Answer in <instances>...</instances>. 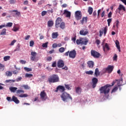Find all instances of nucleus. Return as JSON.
<instances>
[{
  "label": "nucleus",
  "instance_id": "a18cd8bd",
  "mask_svg": "<svg viewBox=\"0 0 126 126\" xmlns=\"http://www.w3.org/2000/svg\"><path fill=\"white\" fill-rule=\"evenodd\" d=\"M18 30H19V26H16V27L13 29V31L14 32H16L17 31H18Z\"/></svg>",
  "mask_w": 126,
  "mask_h": 126
},
{
  "label": "nucleus",
  "instance_id": "7c9ffc66",
  "mask_svg": "<svg viewBox=\"0 0 126 126\" xmlns=\"http://www.w3.org/2000/svg\"><path fill=\"white\" fill-rule=\"evenodd\" d=\"M86 74H88L89 75H93V73H94V72L92 70H90V71H86Z\"/></svg>",
  "mask_w": 126,
  "mask_h": 126
},
{
  "label": "nucleus",
  "instance_id": "6e6d98bb",
  "mask_svg": "<svg viewBox=\"0 0 126 126\" xmlns=\"http://www.w3.org/2000/svg\"><path fill=\"white\" fill-rule=\"evenodd\" d=\"M47 11H43L42 12H41V15L42 16H45V14H47Z\"/></svg>",
  "mask_w": 126,
  "mask_h": 126
},
{
  "label": "nucleus",
  "instance_id": "a211bd4d",
  "mask_svg": "<svg viewBox=\"0 0 126 126\" xmlns=\"http://www.w3.org/2000/svg\"><path fill=\"white\" fill-rule=\"evenodd\" d=\"M75 92L76 93H77V94H81V92L82 91V89H81V88L78 87H76L75 88Z\"/></svg>",
  "mask_w": 126,
  "mask_h": 126
},
{
  "label": "nucleus",
  "instance_id": "423d86ee",
  "mask_svg": "<svg viewBox=\"0 0 126 126\" xmlns=\"http://www.w3.org/2000/svg\"><path fill=\"white\" fill-rule=\"evenodd\" d=\"M40 99L42 101H46L47 99V94L45 92V91H43L40 92Z\"/></svg>",
  "mask_w": 126,
  "mask_h": 126
},
{
  "label": "nucleus",
  "instance_id": "4468645a",
  "mask_svg": "<svg viewBox=\"0 0 126 126\" xmlns=\"http://www.w3.org/2000/svg\"><path fill=\"white\" fill-rule=\"evenodd\" d=\"M103 48L104 52H106V51H110V50H111L109 44H108L107 43H105L104 45L103 46Z\"/></svg>",
  "mask_w": 126,
  "mask_h": 126
},
{
  "label": "nucleus",
  "instance_id": "4d7b16f0",
  "mask_svg": "<svg viewBox=\"0 0 126 126\" xmlns=\"http://www.w3.org/2000/svg\"><path fill=\"white\" fill-rule=\"evenodd\" d=\"M21 79H22V77H19L18 78H17L16 79V81H17V82H18L19 81H21Z\"/></svg>",
  "mask_w": 126,
  "mask_h": 126
},
{
  "label": "nucleus",
  "instance_id": "473e14b6",
  "mask_svg": "<svg viewBox=\"0 0 126 126\" xmlns=\"http://www.w3.org/2000/svg\"><path fill=\"white\" fill-rule=\"evenodd\" d=\"M88 12L89 14L90 15L92 14V12H93V8L91 7H89L88 8Z\"/></svg>",
  "mask_w": 126,
  "mask_h": 126
},
{
  "label": "nucleus",
  "instance_id": "1a4fd4ad",
  "mask_svg": "<svg viewBox=\"0 0 126 126\" xmlns=\"http://www.w3.org/2000/svg\"><path fill=\"white\" fill-rule=\"evenodd\" d=\"M61 23H62V18L58 17L56 20L55 28L57 29H59L60 28V24H61Z\"/></svg>",
  "mask_w": 126,
  "mask_h": 126
},
{
  "label": "nucleus",
  "instance_id": "bb28decb",
  "mask_svg": "<svg viewBox=\"0 0 126 126\" xmlns=\"http://www.w3.org/2000/svg\"><path fill=\"white\" fill-rule=\"evenodd\" d=\"M75 16H82V14L80 11H76L75 13Z\"/></svg>",
  "mask_w": 126,
  "mask_h": 126
},
{
  "label": "nucleus",
  "instance_id": "9b49d317",
  "mask_svg": "<svg viewBox=\"0 0 126 126\" xmlns=\"http://www.w3.org/2000/svg\"><path fill=\"white\" fill-rule=\"evenodd\" d=\"M92 87L93 88H95L96 87V85H97V83H98V79L97 78H93L92 80Z\"/></svg>",
  "mask_w": 126,
  "mask_h": 126
},
{
  "label": "nucleus",
  "instance_id": "a878e982",
  "mask_svg": "<svg viewBox=\"0 0 126 126\" xmlns=\"http://www.w3.org/2000/svg\"><path fill=\"white\" fill-rule=\"evenodd\" d=\"M59 27H60L61 29H64L65 28V24L64 22H62L61 24L59 25Z\"/></svg>",
  "mask_w": 126,
  "mask_h": 126
},
{
  "label": "nucleus",
  "instance_id": "58836bf2",
  "mask_svg": "<svg viewBox=\"0 0 126 126\" xmlns=\"http://www.w3.org/2000/svg\"><path fill=\"white\" fill-rule=\"evenodd\" d=\"M5 73H6V76H12V73L10 71H6Z\"/></svg>",
  "mask_w": 126,
  "mask_h": 126
},
{
  "label": "nucleus",
  "instance_id": "c03bdc74",
  "mask_svg": "<svg viewBox=\"0 0 126 126\" xmlns=\"http://www.w3.org/2000/svg\"><path fill=\"white\" fill-rule=\"evenodd\" d=\"M65 51V49L63 47H61L60 49H59V52L60 53H63V52H64Z\"/></svg>",
  "mask_w": 126,
  "mask_h": 126
},
{
  "label": "nucleus",
  "instance_id": "2eb2a0df",
  "mask_svg": "<svg viewBox=\"0 0 126 126\" xmlns=\"http://www.w3.org/2000/svg\"><path fill=\"white\" fill-rule=\"evenodd\" d=\"M88 31L87 30H82L80 31V35H82V36H85L88 34Z\"/></svg>",
  "mask_w": 126,
  "mask_h": 126
},
{
  "label": "nucleus",
  "instance_id": "f03ea898",
  "mask_svg": "<svg viewBox=\"0 0 126 126\" xmlns=\"http://www.w3.org/2000/svg\"><path fill=\"white\" fill-rule=\"evenodd\" d=\"M59 81H60V78L58 75L53 74L48 78L49 83H55L56 82H59Z\"/></svg>",
  "mask_w": 126,
  "mask_h": 126
},
{
  "label": "nucleus",
  "instance_id": "f704fd0d",
  "mask_svg": "<svg viewBox=\"0 0 126 126\" xmlns=\"http://www.w3.org/2000/svg\"><path fill=\"white\" fill-rule=\"evenodd\" d=\"M24 69H25V70L26 71H27V72H29V71H32V68H28L27 67H25L24 68Z\"/></svg>",
  "mask_w": 126,
  "mask_h": 126
},
{
  "label": "nucleus",
  "instance_id": "4c0bfd02",
  "mask_svg": "<svg viewBox=\"0 0 126 126\" xmlns=\"http://www.w3.org/2000/svg\"><path fill=\"white\" fill-rule=\"evenodd\" d=\"M13 12H15V14L17 16H20V12L17 10H13Z\"/></svg>",
  "mask_w": 126,
  "mask_h": 126
},
{
  "label": "nucleus",
  "instance_id": "603ef678",
  "mask_svg": "<svg viewBox=\"0 0 126 126\" xmlns=\"http://www.w3.org/2000/svg\"><path fill=\"white\" fill-rule=\"evenodd\" d=\"M52 67H56V66H57V62L55 61L53 62L52 64Z\"/></svg>",
  "mask_w": 126,
  "mask_h": 126
},
{
  "label": "nucleus",
  "instance_id": "393cba45",
  "mask_svg": "<svg viewBox=\"0 0 126 126\" xmlns=\"http://www.w3.org/2000/svg\"><path fill=\"white\" fill-rule=\"evenodd\" d=\"M87 19H88V18L87 17H83L82 18V20H81V23L82 24H83L87 22Z\"/></svg>",
  "mask_w": 126,
  "mask_h": 126
},
{
  "label": "nucleus",
  "instance_id": "aec40b11",
  "mask_svg": "<svg viewBox=\"0 0 126 126\" xmlns=\"http://www.w3.org/2000/svg\"><path fill=\"white\" fill-rule=\"evenodd\" d=\"M47 26L48 27H52L54 26V21L53 20H49L47 22Z\"/></svg>",
  "mask_w": 126,
  "mask_h": 126
},
{
  "label": "nucleus",
  "instance_id": "2f4dec72",
  "mask_svg": "<svg viewBox=\"0 0 126 126\" xmlns=\"http://www.w3.org/2000/svg\"><path fill=\"white\" fill-rule=\"evenodd\" d=\"M118 82L117 83L118 86H122V84L123 83V79L121 78L120 80H118Z\"/></svg>",
  "mask_w": 126,
  "mask_h": 126
},
{
  "label": "nucleus",
  "instance_id": "7ed1b4c3",
  "mask_svg": "<svg viewBox=\"0 0 126 126\" xmlns=\"http://www.w3.org/2000/svg\"><path fill=\"white\" fill-rule=\"evenodd\" d=\"M61 97L63 101L64 102H65V101H66L67 99H70V100H72V97L70 96V95L65 92L63 93L61 95Z\"/></svg>",
  "mask_w": 126,
  "mask_h": 126
},
{
  "label": "nucleus",
  "instance_id": "bf43d9fd",
  "mask_svg": "<svg viewBox=\"0 0 126 126\" xmlns=\"http://www.w3.org/2000/svg\"><path fill=\"white\" fill-rule=\"evenodd\" d=\"M107 22H108V26H110V23H111L112 22V19H108L107 20Z\"/></svg>",
  "mask_w": 126,
  "mask_h": 126
},
{
  "label": "nucleus",
  "instance_id": "9d476101",
  "mask_svg": "<svg viewBox=\"0 0 126 126\" xmlns=\"http://www.w3.org/2000/svg\"><path fill=\"white\" fill-rule=\"evenodd\" d=\"M57 66L59 68L63 67L64 66V62L62 60H59L57 63Z\"/></svg>",
  "mask_w": 126,
  "mask_h": 126
},
{
  "label": "nucleus",
  "instance_id": "49530a36",
  "mask_svg": "<svg viewBox=\"0 0 126 126\" xmlns=\"http://www.w3.org/2000/svg\"><path fill=\"white\" fill-rule=\"evenodd\" d=\"M9 2L11 4H14L15 2H16V0H9Z\"/></svg>",
  "mask_w": 126,
  "mask_h": 126
},
{
  "label": "nucleus",
  "instance_id": "37998d69",
  "mask_svg": "<svg viewBox=\"0 0 126 126\" xmlns=\"http://www.w3.org/2000/svg\"><path fill=\"white\" fill-rule=\"evenodd\" d=\"M13 24L12 23H8L6 25L5 27H11L12 26Z\"/></svg>",
  "mask_w": 126,
  "mask_h": 126
},
{
  "label": "nucleus",
  "instance_id": "ea45409f",
  "mask_svg": "<svg viewBox=\"0 0 126 126\" xmlns=\"http://www.w3.org/2000/svg\"><path fill=\"white\" fill-rule=\"evenodd\" d=\"M64 86L65 87V89H67V90H71V88H70V87L69 86V85L65 84Z\"/></svg>",
  "mask_w": 126,
  "mask_h": 126
},
{
  "label": "nucleus",
  "instance_id": "72a5a7b5",
  "mask_svg": "<svg viewBox=\"0 0 126 126\" xmlns=\"http://www.w3.org/2000/svg\"><path fill=\"white\" fill-rule=\"evenodd\" d=\"M3 60L4 62H7V61H9V60H10V56H5L3 58Z\"/></svg>",
  "mask_w": 126,
  "mask_h": 126
},
{
  "label": "nucleus",
  "instance_id": "0eeeda50",
  "mask_svg": "<svg viewBox=\"0 0 126 126\" xmlns=\"http://www.w3.org/2000/svg\"><path fill=\"white\" fill-rule=\"evenodd\" d=\"M59 91L61 93L64 92L65 91V88L63 87V86L59 85L57 87L55 92H58Z\"/></svg>",
  "mask_w": 126,
  "mask_h": 126
},
{
  "label": "nucleus",
  "instance_id": "39448f33",
  "mask_svg": "<svg viewBox=\"0 0 126 126\" xmlns=\"http://www.w3.org/2000/svg\"><path fill=\"white\" fill-rule=\"evenodd\" d=\"M91 53V56H92V57H94V58H95V59H98L100 58V57H101V54L99 53V52L95 50H92Z\"/></svg>",
  "mask_w": 126,
  "mask_h": 126
},
{
  "label": "nucleus",
  "instance_id": "69168bd1",
  "mask_svg": "<svg viewBox=\"0 0 126 126\" xmlns=\"http://www.w3.org/2000/svg\"><path fill=\"white\" fill-rule=\"evenodd\" d=\"M20 63H22V64H25V63H26V61H24V60H20Z\"/></svg>",
  "mask_w": 126,
  "mask_h": 126
},
{
  "label": "nucleus",
  "instance_id": "052dcab7",
  "mask_svg": "<svg viewBox=\"0 0 126 126\" xmlns=\"http://www.w3.org/2000/svg\"><path fill=\"white\" fill-rule=\"evenodd\" d=\"M103 33H104V31H99V37H102L103 35Z\"/></svg>",
  "mask_w": 126,
  "mask_h": 126
},
{
  "label": "nucleus",
  "instance_id": "864d4df0",
  "mask_svg": "<svg viewBox=\"0 0 126 126\" xmlns=\"http://www.w3.org/2000/svg\"><path fill=\"white\" fill-rule=\"evenodd\" d=\"M107 31H108V29L107 28V27H105L104 29V35H106V34H107Z\"/></svg>",
  "mask_w": 126,
  "mask_h": 126
},
{
  "label": "nucleus",
  "instance_id": "79ce46f5",
  "mask_svg": "<svg viewBox=\"0 0 126 126\" xmlns=\"http://www.w3.org/2000/svg\"><path fill=\"white\" fill-rule=\"evenodd\" d=\"M88 43V40H85V39H83L82 45H87V43Z\"/></svg>",
  "mask_w": 126,
  "mask_h": 126
},
{
  "label": "nucleus",
  "instance_id": "dca6fc26",
  "mask_svg": "<svg viewBox=\"0 0 126 126\" xmlns=\"http://www.w3.org/2000/svg\"><path fill=\"white\" fill-rule=\"evenodd\" d=\"M12 102H14V103H15V104H19V103L20 102L19 100H18V98H17V97H16L14 95H13L12 97Z\"/></svg>",
  "mask_w": 126,
  "mask_h": 126
},
{
  "label": "nucleus",
  "instance_id": "20e7f679",
  "mask_svg": "<svg viewBox=\"0 0 126 126\" xmlns=\"http://www.w3.org/2000/svg\"><path fill=\"white\" fill-rule=\"evenodd\" d=\"M24 93V90H18L16 92L17 94H21L19 95V97L20 98H25L26 97H28V94Z\"/></svg>",
  "mask_w": 126,
  "mask_h": 126
},
{
  "label": "nucleus",
  "instance_id": "c756f323",
  "mask_svg": "<svg viewBox=\"0 0 126 126\" xmlns=\"http://www.w3.org/2000/svg\"><path fill=\"white\" fill-rule=\"evenodd\" d=\"M32 76H33V74H32L26 73L25 74V77L26 78H31V77H32Z\"/></svg>",
  "mask_w": 126,
  "mask_h": 126
},
{
  "label": "nucleus",
  "instance_id": "cd10ccee",
  "mask_svg": "<svg viewBox=\"0 0 126 126\" xmlns=\"http://www.w3.org/2000/svg\"><path fill=\"white\" fill-rule=\"evenodd\" d=\"M58 36H59V34H58V32H53L52 33V38L53 39H56L58 38Z\"/></svg>",
  "mask_w": 126,
  "mask_h": 126
},
{
  "label": "nucleus",
  "instance_id": "a19ab883",
  "mask_svg": "<svg viewBox=\"0 0 126 126\" xmlns=\"http://www.w3.org/2000/svg\"><path fill=\"white\" fill-rule=\"evenodd\" d=\"M113 61H118V55H117V54H115L114 55V57H113Z\"/></svg>",
  "mask_w": 126,
  "mask_h": 126
},
{
  "label": "nucleus",
  "instance_id": "5701e85b",
  "mask_svg": "<svg viewBox=\"0 0 126 126\" xmlns=\"http://www.w3.org/2000/svg\"><path fill=\"white\" fill-rule=\"evenodd\" d=\"M9 90L11 91V92H13V93H15V92L17 90V88L13 87H10L9 88Z\"/></svg>",
  "mask_w": 126,
  "mask_h": 126
},
{
  "label": "nucleus",
  "instance_id": "4be33fe9",
  "mask_svg": "<svg viewBox=\"0 0 126 126\" xmlns=\"http://www.w3.org/2000/svg\"><path fill=\"white\" fill-rule=\"evenodd\" d=\"M94 75L96 77H98L100 75V72H99V69L98 68H96L95 69Z\"/></svg>",
  "mask_w": 126,
  "mask_h": 126
},
{
  "label": "nucleus",
  "instance_id": "09e8293b",
  "mask_svg": "<svg viewBox=\"0 0 126 126\" xmlns=\"http://www.w3.org/2000/svg\"><path fill=\"white\" fill-rule=\"evenodd\" d=\"M30 47H33V46H34V41L31 40L30 42Z\"/></svg>",
  "mask_w": 126,
  "mask_h": 126
},
{
  "label": "nucleus",
  "instance_id": "f3484780",
  "mask_svg": "<svg viewBox=\"0 0 126 126\" xmlns=\"http://www.w3.org/2000/svg\"><path fill=\"white\" fill-rule=\"evenodd\" d=\"M88 66L90 68L94 67V62L93 61L88 62Z\"/></svg>",
  "mask_w": 126,
  "mask_h": 126
},
{
  "label": "nucleus",
  "instance_id": "5fc2aeb1",
  "mask_svg": "<svg viewBox=\"0 0 126 126\" xmlns=\"http://www.w3.org/2000/svg\"><path fill=\"white\" fill-rule=\"evenodd\" d=\"M6 99L9 102H12V98L9 96L7 97Z\"/></svg>",
  "mask_w": 126,
  "mask_h": 126
},
{
  "label": "nucleus",
  "instance_id": "13d9d810",
  "mask_svg": "<svg viewBox=\"0 0 126 126\" xmlns=\"http://www.w3.org/2000/svg\"><path fill=\"white\" fill-rule=\"evenodd\" d=\"M116 81H119V80L116 79L115 81H113L112 83V85H111V86H114V85H115V84H116Z\"/></svg>",
  "mask_w": 126,
  "mask_h": 126
},
{
  "label": "nucleus",
  "instance_id": "338daca9",
  "mask_svg": "<svg viewBox=\"0 0 126 126\" xmlns=\"http://www.w3.org/2000/svg\"><path fill=\"white\" fill-rule=\"evenodd\" d=\"M52 47L54 49L57 48L58 47L57 44V43H54L52 45Z\"/></svg>",
  "mask_w": 126,
  "mask_h": 126
},
{
  "label": "nucleus",
  "instance_id": "680f3d73",
  "mask_svg": "<svg viewBox=\"0 0 126 126\" xmlns=\"http://www.w3.org/2000/svg\"><path fill=\"white\" fill-rule=\"evenodd\" d=\"M119 24H120V21H119V20H117L116 26L117 29L119 28Z\"/></svg>",
  "mask_w": 126,
  "mask_h": 126
},
{
  "label": "nucleus",
  "instance_id": "c9c22d12",
  "mask_svg": "<svg viewBox=\"0 0 126 126\" xmlns=\"http://www.w3.org/2000/svg\"><path fill=\"white\" fill-rule=\"evenodd\" d=\"M48 44H49L48 42L43 43L42 45V48H48Z\"/></svg>",
  "mask_w": 126,
  "mask_h": 126
},
{
  "label": "nucleus",
  "instance_id": "6e6552de",
  "mask_svg": "<svg viewBox=\"0 0 126 126\" xmlns=\"http://www.w3.org/2000/svg\"><path fill=\"white\" fill-rule=\"evenodd\" d=\"M75 57H76V51H75V50H73L69 52V58H70L71 59H75Z\"/></svg>",
  "mask_w": 126,
  "mask_h": 126
},
{
  "label": "nucleus",
  "instance_id": "b1692460",
  "mask_svg": "<svg viewBox=\"0 0 126 126\" xmlns=\"http://www.w3.org/2000/svg\"><path fill=\"white\" fill-rule=\"evenodd\" d=\"M118 9H119V10H123L124 11H125L126 7H125L123 5L120 4L118 8Z\"/></svg>",
  "mask_w": 126,
  "mask_h": 126
},
{
  "label": "nucleus",
  "instance_id": "0e129e2a",
  "mask_svg": "<svg viewBox=\"0 0 126 126\" xmlns=\"http://www.w3.org/2000/svg\"><path fill=\"white\" fill-rule=\"evenodd\" d=\"M4 68V65L0 63V69H2V68L3 69Z\"/></svg>",
  "mask_w": 126,
  "mask_h": 126
},
{
  "label": "nucleus",
  "instance_id": "f8f14e48",
  "mask_svg": "<svg viewBox=\"0 0 126 126\" xmlns=\"http://www.w3.org/2000/svg\"><path fill=\"white\" fill-rule=\"evenodd\" d=\"M106 71H107L108 73H111L113 70H114V66L113 65H108L105 69Z\"/></svg>",
  "mask_w": 126,
  "mask_h": 126
},
{
  "label": "nucleus",
  "instance_id": "6ab92c4d",
  "mask_svg": "<svg viewBox=\"0 0 126 126\" xmlns=\"http://www.w3.org/2000/svg\"><path fill=\"white\" fill-rule=\"evenodd\" d=\"M63 14H64V15H65L66 16H70V15H71V13L69 12L68 10L65 9L64 10Z\"/></svg>",
  "mask_w": 126,
  "mask_h": 126
},
{
  "label": "nucleus",
  "instance_id": "8fccbe9b",
  "mask_svg": "<svg viewBox=\"0 0 126 126\" xmlns=\"http://www.w3.org/2000/svg\"><path fill=\"white\" fill-rule=\"evenodd\" d=\"M15 43H16V40H15V39L12 41V42L10 44V46H13V45H14Z\"/></svg>",
  "mask_w": 126,
  "mask_h": 126
},
{
  "label": "nucleus",
  "instance_id": "f257e3e1",
  "mask_svg": "<svg viewBox=\"0 0 126 126\" xmlns=\"http://www.w3.org/2000/svg\"><path fill=\"white\" fill-rule=\"evenodd\" d=\"M110 87H111V85L107 84L100 88L99 89L100 94H104V95H107V94H109L110 90H111Z\"/></svg>",
  "mask_w": 126,
  "mask_h": 126
},
{
  "label": "nucleus",
  "instance_id": "ddd939ff",
  "mask_svg": "<svg viewBox=\"0 0 126 126\" xmlns=\"http://www.w3.org/2000/svg\"><path fill=\"white\" fill-rule=\"evenodd\" d=\"M31 60L32 62H34L35 61V59H36V56H37V53L35 52L32 51L31 53Z\"/></svg>",
  "mask_w": 126,
  "mask_h": 126
},
{
  "label": "nucleus",
  "instance_id": "de8ad7c7",
  "mask_svg": "<svg viewBox=\"0 0 126 126\" xmlns=\"http://www.w3.org/2000/svg\"><path fill=\"white\" fill-rule=\"evenodd\" d=\"M15 82V80H6L5 81V82H6V83H8L9 82Z\"/></svg>",
  "mask_w": 126,
  "mask_h": 126
},
{
  "label": "nucleus",
  "instance_id": "412c9836",
  "mask_svg": "<svg viewBox=\"0 0 126 126\" xmlns=\"http://www.w3.org/2000/svg\"><path fill=\"white\" fill-rule=\"evenodd\" d=\"M115 44L116 45V48L119 50V52H121V46H120V42H119V40H116Z\"/></svg>",
  "mask_w": 126,
  "mask_h": 126
},
{
  "label": "nucleus",
  "instance_id": "e2e57ef3",
  "mask_svg": "<svg viewBox=\"0 0 126 126\" xmlns=\"http://www.w3.org/2000/svg\"><path fill=\"white\" fill-rule=\"evenodd\" d=\"M80 38L79 39H77L76 43L77 44V45H80Z\"/></svg>",
  "mask_w": 126,
  "mask_h": 126
},
{
  "label": "nucleus",
  "instance_id": "774afa93",
  "mask_svg": "<svg viewBox=\"0 0 126 126\" xmlns=\"http://www.w3.org/2000/svg\"><path fill=\"white\" fill-rule=\"evenodd\" d=\"M30 38V35H28L27 36L25 37V40H29V38Z\"/></svg>",
  "mask_w": 126,
  "mask_h": 126
},
{
  "label": "nucleus",
  "instance_id": "3c124183",
  "mask_svg": "<svg viewBox=\"0 0 126 126\" xmlns=\"http://www.w3.org/2000/svg\"><path fill=\"white\" fill-rule=\"evenodd\" d=\"M52 60H53V58H52V57H47L46 61L47 62H51V61H52Z\"/></svg>",
  "mask_w": 126,
  "mask_h": 126
},
{
  "label": "nucleus",
  "instance_id": "e433bc0d",
  "mask_svg": "<svg viewBox=\"0 0 126 126\" xmlns=\"http://www.w3.org/2000/svg\"><path fill=\"white\" fill-rule=\"evenodd\" d=\"M118 87H115L113 89V90L111 91V93H115V92H117L118 91Z\"/></svg>",
  "mask_w": 126,
  "mask_h": 126
},
{
  "label": "nucleus",
  "instance_id": "c85d7f7f",
  "mask_svg": "<svg viewBox=\"0 0 126 126\" xmlns=\"http://www.w3.org/2000/svg\"><path fill=\"white\" fill-rule=\"evenodd\" d=\"M0 35H6V29H3L2 32L0 33Z\"/></svg>",
  "mask_w": 126,
  "mask_h": 126
}]
</instances>
